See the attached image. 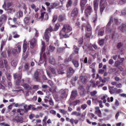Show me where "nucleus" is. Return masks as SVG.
<instances>
[{"instance_id":"nucleus-27","label":"nucleus","mask_w":126,"mask_h":126,"mask_svg":"<svg viewBox=\"0 0 126 126\" xmlns=\"http://www.w3.org/2000/svg\"><path fill=\"white\" fill-rule=\"evenodd\" d=\"M49 63L53 64H55V60L54 58L52 57H50L49 59Z\"/></svg>"},{"instance_id":"nucleus-22","label":"nucleus","mask_w":126,"mask_h":126,"mask_svg":"<svg viewBox=\"0 0 126 126\" xmlns=\"http://www.w3.org/2000/svg\"><path fill=\"white\" fill-rule=\"evenodd\" d=\"M7 17L5 14H3L0 17V22L2 21H4L6 20Z\"/></svg>"},{"instance_id":"nucleus-34","label":"nucleus","mask_w":126,"mask_h":126,"mask_svg":"<svg viewBox=\"0 0 126 126\" xmlns=\"http://www.w3.org/2000/svg\"><path fill=\"white\" fill-rule=\"evenodd\" d=\"M13 34L14 35L13 37L15 38H18L20 36L17 34L16 32H12Z\"/></svg>"},{"instance_id":"nucleus-18","label":"nucleus","mask_w":126,"mask_h":126,"mask_svg":"<svg viewBox=\"0 0 126 126\" xmlns=\"http://www.w3.org/2000/svg\"><path fill=\"white\" fill-rule=\"evenodd\" d=\"M95 112L96 114L99 117H101V113L100 110H99V107H96L95 108Z\"/></svg>"},{"instance_id":"nucleus-51","label":"nucleus","mask_w":126,"mask_h":126,"mask_svg":"<svg viewBox=\"0 0 126 126\" xmlns=\"http://www.w3.org/2000/svg\"><path fill=\"white\" fill-rule=\"evenodd\" d=\"M51 71L52 73H53V74H55L56 75H57V73L56 72V70L55 69L53 68L51 69Z\"/></svg>"},{"instance_id":"nucleus-15","label":"nucleus","mask_w":126,"mask_h":126,"mask_svg":"<svg viewBox=\"0 0 126 126\" xmlns=\"http://www.w3.org/2000/svg\"><path fill=\"white\" fill-rule=\"evenodd\" d=\"M22 75L21 73H15L13 74V77L15 79H20L21 78Z\"/></svg>"},{"instance_id":"nucleus-24","label":"nucleus","mask_w":126,"mask_h":126,"mask_svg":"<svg viewBox=\"0 0 126 126\" xmlns=\"http://www.w3.org/2000/svg\"><path fill=\"white\" fill-rule=\"evenodd\" d=\"M92 76L94 78V73L92 75ZM90 83H91L90 84V86H92L93 87H94V78L91 80L90 81Z\"/></svg>"},{"instance_id":"nucleus-5","label":"nucleus","mask_w":126,"mask_h":126,"mask_svg":"<svg viewBox=\"0 0 126 126\" xmlns=\"http://www.w3.org/2000/svg\"><path fill=\"white\" fill-rule=\"evenodd\" d=\"M78 13V10L77 8H74L72 10L71 16L74 18L76 17Z\"/></svg>"},{"instance_id":"nucleus-41","label":"nucleus","mask_w":126,"mask_h":126,"mask_svg":"<svg viewBox=\"0 0 126 126\" xmlns=\"http://www.w3.org/2000/svg\"><path fill=\"white\" fill-rule=\"evenodd\" d=\"M123 45V43L120 42L118 43L117 47L118 48H120L122 47Z\"/></svg>"},{"instance_id":"nucleus-47","label":"nucleus","mask_w":126,"mask_h":126,"mask_svg":"<svg viewBox=\"0 0 126 126\" xmlns=\"http://www.w3.org/2000/svg\"><path fill=\"white\" fill-rule=\"evenodd\" d=\"M45 13V12H44L42 13L40 16L39 18V19H41V21H42L43 18L44 16Z\"/></svg>"},{"instance_id":"nucleus-6","label":"nucleus","mask_w":126,"mask_h":126,"mask_svg":"<svg viewBox=\"0 0 126 126\" xmlns=\"http://www.w3.org/2000/svg\"><path fill=\"white\" fill-rule=\"evenodd\" d=\"M13 121H16L17 123H22L23 122V119L21 116H16L12 119Z\"/></svg>"},{"instance_id":"nucleus-9","label":"nucleus","mask_w":126,"mask_h":126,"mask_svg":"<svg viewBox=\"0 0 126 126\" xmlns=\"http://www.w3.org/2000/svg\"><path fill=\"white\" fill-rule=\"evenodd\" d=\"M75 72V70L72 67H70L69 68V71L67 74V76L68 77H71Z\"/></svg>"},{"instance_id":"nucleus-17","label":"nucleus","mask_w":126,"mask_h":126,"mask_svg":"<svg viewBox=\"0 0 126 126\" xmlns=\"http://www.w3.org/2000/svg\"><path fill=\"white\" fill-rule=\"evenodd\" d=\"M18 61V60L16 59H13L11 62V65L14 67H16L17 65Z\"/></svg>"},{"instance_id":"nucleus-46","label":"nucleus","mask_w":126,"mask_h":126,"mask_svg":"<svg viewBox=\"0 0 126 126\" xmlns=\"http://www.w3.org/2000/svg\"><path fill=\"white\" fill-rule=\"evenodd\" d=\"M104 33V31H100L98 32V35L99 36H102L103 35Z\"/></svg>"},{"instance_id":"nucleus-37","label":"nucleus","mask_w":126,"mask_h":126,"mask_svg":"<svg viewBox=\"0 0 126 126\" xmlns=\"http://www.w3.org/2000/svg\"><path fill=\"white\" fill-rule=\"evenodd\" d=\"M25 71L29 70L30 67L27 63H26L24 65Z\"/></svg>"},{"instance_id":"nucleus-16","label":"nucleus","mask_w":126,"mask_h":126,"mask_svg":"<svg viewBox=\"0 0 126 126\" xmlns=\"http://www.w3.org/2000/svg\"><path fill=\"white\" fill-rule=\"evenodd\" d=\"M39 72L37 71H36L34 73V78L37 81H39L40 80V79L39 76Z\"/></svg>"},{"instance_id":"nucleus-13","label":"nucleus","mask_w":126,"mask_h":126,"mask_svg":"<svg viewBox=\"0 0 126 126\" xmlns=\"http://www.w3.org/2000/svg\"><path fill=\"white\" fill-rule=\"evenodd\" d=\"M109 92L111 94L114 93H116L117 88H114L113 86H109Z\"/></svg>"},{"instance_id":"nucleus-44","label":"nucleus","mask_w":126,"mask_h":126,"mask_svg":"<svg viewBox=\"0 0 126 126\" xmlns=\"http://www.w3.org/2000/svg\"><path fill=\"white\" fill-rule=\"evenodd\" d=\"M59 111L64 115L66 114L67 111H65L64 110L60 109L59 110Z\"/></svg>"},{"instance_id":"nucleus-11","label":"nucleus","mask_w":126,"mask_h":126,"mask_svg":"<svg viewBox=\"0 0 126 126\" xmlns=\"http://www.w3.org/2000/svg\"><path fill=\"white\" fill-rule=\"evenodd\" d=\"M113 22V18L111 17L110 18V20L109 22L108 23L107 26V30L108 31L110 32H111V30L110 28V25Z\"/></svg>"},{"instance_id":"nucleus-35","label":"nucleus","mask_w":126,"mask_h":126,"mask_svg":"<svg viewBox=\"0 0 126 126\" xmlns=\"http://www.w3.org/2000/svg\"><path fill=\"white\" fill-rule=\"evenodd\" d=\"M7 11H8V12H9L10 13H13L15 11V10L12 8H9L8 9H7Z\"/></svg>"},{"instance_id":"nucleus-48","label":"nucleus","mask_w":126,"mask_h":126,"mask_svg":"<svg viewBox=\"0 0 126 126\" xmlns=\"http://www.w3.org/2000/svg\"><path fill=\"white\" fill-rule=\"evenodd\" d=\"M5 80L6 79L4 76H3L2 77V79H0V82L2 83H3L5 81Z\"/></svg>"},{"instance_id":"nucleus-39","label":"nucleus","mask_w":126,"mask_h":126,"mask_svg":"<svg viewBox=\"0 0 126 126\" xmlns=\"http://www.w3.org/2000/svg\"><path fill=\"white\" fill-rule=\"evenodd\" d=\"M60 26V25L59 24L57 23L56 24L54 28L55 29L54 30L55 31H57L59 29Z\"/></svg>"},{"instance_id":"nucleus-3","label":"nucleus","mask_w":126,"mask_h":126,"mask_svg":"<svg viewBox=\"0 0 126 126\" xmlns=\"http://www.w3.org/2000/svg\"><path fill=\"white\" fill-rule=\"evenodd\" d=\"M100 3V12L101 14L104 9L106 7L107 3L105 0H101Z\"/></svg>"},{"instance_id":"nucleus-21","label":"nucleus","mask_w":126,"mask_h":126,"mask_svg":"<svg viewBox=\"0 0 126 126\" xmlns=\"http://www.w3.org/2000/svg\"><path fill=\"white\" fill-rule=\"evenodd\" d=\"M23 86L24 88L25 89L27 90H29L32 89L31 88L30 85L29 84L24 83L23 85Z\"/></svg>"},{"instance_id":"nucleus-36","label":"nucleus","mask_w":126,"mask_h":126,"mask_svg":"<svg viewBox=\"0 0 126 126\" xmlns=\"http://www.w3.org/2000/svg\"><path fill=\"white\" fill-rule=\"evenodd\" d=\"M120 56L119 55H114L113 56L112 58L114 60H118L120 58Z\"/></svg>"},{"instance_id":"nucleus-63","label":"nucleus","mask_w":126,"mask_h":126,"mask_svg":"<svg viewBox=\"0 0 126 126\" xmlns=\"http://www.w3.org/2000/svg\"><path fill=\"white\" fill-rule=\"evenodd\" d=\"M50 104L51 106H53L54 105V102L52 100L51 98H50L49 101Z\"/></svg>"},{"instance_id":"nucleus-1","label":"nucleus","mask_w":126,"mask_h":126,"mask_svg":"<svg viewBox=\"0 0 126 126\" xmlns=\"http://www.w3.org/2000/svg\"><path fill=\"white\" fill-rule=\"evenodd\" d=\"M46 49L45 46H42L41 49V52L40 54V60H39V63L38 64H42L43 63L44 61L46 59V54L45 53H44Z\"/></svg>"},{"instance_id":"nucleus-12","label":"nucleus","mask_w":126,"mask_h":126,"mask_svg":"<svg viewBox=\"0 0 126 126\" xmlns=\"http://www.w3.org/2000/svg\"><path fill=\"white\" fill-rule=\"evenodd\" d=\"M7 66V62L6 60H4L3 62L2 60H0V68H2L4 66L6 67Z\"/></svg>"},{"instance_id":"nucleus-4","label":"nucleus","mask_w":126,"mask_h":126,"mask_svg":"<svg viewBox=\"0 0 126 126\" xmlns=\"http://www.w3.org/2000/svg\"><path fill=\"white\" fill-rule=\"evenodd\" d=\"M77 91L76 90H73L72 92L70 97L69 99V101L71 102L74 100L78 94Z\"/></svg>"},{"instance_id":"nucleus-30","label":"nucleus","mask_w":126,"mask_h":126,"mask_svg":"<svg viewBox=\"0 0 126 126\" xmlns=\"http://www.w3.org/2000/svg\"><path fill=\"white\" fill-rule=\"evenodd\" d=\"M67 96V94L66 93L65 91L64 90H63V91L61 95V97L62 98H66Z\"/></svg>"},{"instance_id":"nucleus-8","label":"nucleus","mask_w":126,"mask_h":126,"mask_svg":"<svg viewBox=\"0 0 126 126\" xmlns=\"http://www.w3.org/2000/svg\"><path fill=\"white\" fill-rule=\"evenodd\" d=\"M93 11L92 7L90 6H88L85 11V15L86 17H88V14L89 15Z\"/></svg>"},{"instance_id":"nucleus-26","label":"nucleus","mask_w":126,"mask_h":126,"mask_svg":"<svg viewBox=\"0 0 126 126\" xmlns=\"http://www.w3.org/2000/svg\"><path fill=\"white\" fill-rule=\"evenodd\" d=\"M72 62L75 67H77L79 66V63L77 61L73 60H72Z\"/></svg>"},{"instance_id":"nucleus-20","label":"nucleus","mask_w":126,"mask_h":126,"mask_svg":"<svg viewBox=\"0 0 126 126\" xmlns=\"http://www.w3.org/2000/svg\"><path fill=\"white\" fill-rule=\"evenodd\" d=\"M49 33L45 32L43 38L46 40V41L48 42L49 40V37L48 35V34Z\"/></svg>"},{"instance_id":"nucleus-25","label":"nucleus","mask_w":126,"mask_h":126,"mask_svg":"<svg viewBox=\"0 0 126 126\" xmlns=\"http://www.w3.org/2000/svg\"><path fill=\"white\" fill-rule=\"evenodd\" d=\"M70 122L72 124H73L74 123L77 124L79 122V120L77 119L74 120L73 118H72L70 119Z\"/></svg>"},{"instance_id":"nucleus-31","label":"nucleus","mask_w":126,"mask_h":126,"mask_svg":"<svg viewBox=\"0 0 126 126\" xmlns=\"http://www.w3.org/2000/svg\"><path fill=\"white\" fill-rule=\"evenodd\" d=\"M86 0H81L80 2V5L82 7H83L87 2Z\"/></svg>"},{"instance_id":"nucleus-52","label":"nucleus","mask_w":126,"mask_h":126,"mask_svg":"<svg viewBox=\"0 0 126 126\" xmlns=\"http://www.w3.org/2000/svg\"><path fill=\"white\" fill-rule=\"evenodd\" d=\"M24 108L25 110L24 112L25 113H27L28 111V110L27 104L24 105Z\"/></svg>"},{"instance_id":"nucleus-62","label":"nucleus","mask_w":126,"mask_h":126,"mask_svg":"<svg viewBox=\"0 0 126 126\" xmlns=\"http://www.w3.org/2000/svg\"><path fill=\"white\" fill-rule=\"evenodd\" d=\"M80 101L79 100H77L75 101L74 102H73V104L75 105H76L78 103H80Z\"/></svg>"},{"instance_id":"nucleus-60","label":"nucleus","mask_w":126,"mask_h":126,"mask_svg":"<svg viewBox=\"0 0 126 126\" xmlns=\"http://www.w3.org/2000/svg\"><path fill=\"white\" fill-rule=\"evenodd\" d=\"M12 5V4L11 3L8 2L6 4V6L7 9L9 8V7L11 6Z\"/></svg>"},{"instance_id":"nucleus-64","label":"nucleus","mask_w":126,"mask_h":126,"mask_svg":"<svg viewBox=\"0 0 126 126\" xmlns=\"http://www.w3.org/2000/svg\"><path fill=\"white\" fill-rule=\"evenodd\" d=\"M78 78V77H73L72 79V80L73 81H76L77 80Z\"/></svg>"},{"instance_id":"nucleus-42","label":"nucleus","mask_w":126,"mask_h":126,"mask_svg":"<svg viewBox=\"0 0 126 126\" xmlns=\"http://www.w3.org/2000/svg\"><path fill=\"white\" fill-rule=\"evenodd\" d=\"M105 39H101L99 40V43L100 45H103L104 43Z\"/></svg>"},{"instance_id":"nucleus-40","label":"nucleus","mask_w":126,"mask_h":126,"mask_svg":"<svg viewBox=\"0 0 126 126\" xmlns=\"http://www.w3.org/2000/svg\"><path fill=\"white\" fill-rule=\"evenodd\" d=\"M64 50V49L62 48L59 47L57 49V51L59 53L63 52Z\"/></svg>"},{"instance_id":"nucleus-7","label":"nucleus","mask_w":126,"mask_h":126,"mask_svg":"<svg viewBox=\"0 0 126 126\" xmlns=\"http://www.w3.org/2000/svg\"><path fill=\"white\" fill-rule=\"evenodd\" d=\"M21 51V46L18 45L17 47L13 49L12 50V53L13 55L17 54L18 53H19Z\"/></svg>"},{"instance_id":"nucleus-10","label":"nucleus","mask_w":126,"mask_h":126,"mask_svg":"<svg viewBox=\"0 0 126 126\" xmlns=\"http://www.w3.org/2000/svg\"><path fill=\"white\" fill-rule=\"evenodd\" d=\"M37 42V40L35 38H33L31 40L30 43V47L31 48H33L36 46Z\"/></svg>"},{"instance_id":"nucleus-19","label":"nucleus","mask_w":126,"mask_h":126,"mask_svg":"<svg viewBox=\"0 0 126 126\" xmlns=\"http://www.w3.org/2000/svg\"><path fill=\"white\" fill-rule=\"evenodd\" d=\"M120 30L122 32H125L126 30V26L125 24H123L119 28Z\"/></svg>"},{"instance_id":"nucleus-32","label":"nucleus","mask_w":126,"mask_h":126,"mask_svg":"<svg viewBox=\"0 0 126 126\" xmlns=\"http://www.w3.org/2000/svg\"><path fill=\"white\" fill-rule=\"evenodd\" d=\"M16 16H17L19 18L22 17L23 16V12L21 11H19L17 13Z\"/></svg>"},{"instance_id":"nucleus-2","label":"nucleus","mask_w":126,"mask_h":126,"mask_svg":"<svg viewBox=\"0 0 126 126\" xmlns=\"http://www.w3.org/2000/svg\"><path fill=\"white\" fill-rule=\"evenodd\" d=\"M72 30V29L70 26L68 24H64L63 26V27L60 31V34L61 35L63 34V32H64L65 33H67L71 31Z\"/></svg>"},{"instance_id":"nucleus-29","label":"nucleus","mask_w":126,"mask_h":126,"mask_svg":"<svg viewBox=\"0 0 126 126\" xmlns=\"http://www.w3.org/2000/svg\"><path fill=\"white\" fill-rule=\"evenodd\" d=\"M30 17L28 16H27L25 17L24 18V22L26 24L28 23L29 21Z\"/></svg>"},{"instance_id":"nucleus-53","label":"nucleus","mask_w":126,"mask_h":126,"mask_svg":"<svg viewBox=\"0 0 126 126\" xmlns=\"http://www.w3.org/2000/svg\"><path fill=\"white\" fill-rule=\"evenodd\" d=\"M85 93L86 91L85 89H82L81 91L80 92V94L81 95H83Z\"/></svg>"},{"instance_id":"nucleus-38","label":"nucleus","mask_w":126,"mask_h":126,"mask_svg":"<svg viewBox=\"0 0 126 126\" xmlns=\"http://www.w3.org/2000/svg\"><path fill=\"white\" fill-rule=\"evenodd\" d=\"M65 19L64 16L62 15H60L58 18V20L60 21H62L63 20Z\"/></svg>"},{"instance_id":"nucleus-33","label":"nucleus","mask_w":126,"mask_h":126,"mask_svg":"<svg viewBox=\"0 0 126 126\" xmlns=\"http://www.w3.org/2000/svg\"><path fill=\"white\" fill-rule=\"evenodd\" d=\"M57 74H62L65 73V72L63 71L61 69H59L57 70Z\"/></svg>"},{"instance_id":"nucleus-14","label":"nucleus","mask_w":126,"mask_h":126,"mask_svg":"<svg viewBox=\"0 0 126 126\" xmlns=\"http://www.w3.org/2000/svg\"><path fill=\"white\" fill-rule=\"evenodd\" d=\"M80 79L83 83H85L87 81V77L86 76H81L80 77Z\"/></svg>"},{"instance_id":"nucleus-50","label":"nucleus","mask_w":126,"mask_h":126,"mask_svg":"<svg viewBox=\"0 0 126 126\" xmlns=\"http://www.w3.org/2000/svg\"><path fill=\"white\" fill-rule=\"evenodd\" d=\"M49 51L51 52H52L55 50V47L50 46L49 47Z\"/></svg>"},{"instance_id":"nucleus-54","label":"nucleus","mask_w":126,"mask_h":126,"mask_svg":"<svg viewBox=\"0 0 126 126\" xmlns=\"http://www.w3.org/2000/svg\"><path fill=\"white\" fill-rule=\"evenodd\" d=\"M90 68L92 69V71L94 73V63H93L90 66Z\"/></svg>"},{"instance_id":"nucleus-49","label":"nucleus","mask_w":126,"mask_h":126,"mask_svg":"<svg viewBox=\"0 0 126 126\" xmlns=\"http://www.w3.org/2000/svg\"><path fill=\"white\" fill-rule=\"evenodd\" d=\"M23 52H25L26 51L27 49V44L25 43H24L23 44Z\"/></svg>"},{"instance_id":"nucleus-57","label":"nucleus","mask_w":126,"mask_h":126,"mask_svg":"<svg viewBox=\"0 0 126 126\" xmlns=\"http://www.w3.org/2000/svg\"><path fill=\"white\" fill-rule=\"evenodd\" d=\"M91 36V34L90 33L87 32L86 33L85 37L86 38H89Z\"/></svg>"},{"instance_id":"nucleus-45","label":"nucleus","mask_w":126,"mask_h":126,"mask_svg":"<svg viewBox=\"0 0 126 126\" xmlns=\"http://www.w3.org/2000/svg\"><path fill=\"white\" fill-rule=\"evenodd\" d=\"M87 31H91L92 29L91 27L89 24H88L87 25Z\"/></svg>"},{"instance_id":"nucleus-58","label":"nucleus","mask_w":126,"mask_h":126,"mask_svg":"<svg viewBox=\"0 0 126 126\" xmlns=\"http://www.w3.org/2000/svg\"><path fill=\"white\" fill-rule=\"evenodd\" d=\"M126 2V0H120L118 4H123Z\"/></svg>"},{"instance_id":"nucleus-55","label":"nucleus","mask_w":126,"mask_h":126,"mask_svg":"<svg viewBox=\"0 0 126 126\" xmlns=\"http://www.w3.org/2000/svg\"><path fill=\"white\" fill-rule=\"evenodd\" d=\"M58 5L57 3L56 2L54 3L52 7V8H54L57 7L58 6Z\"/></svg>"},{"instance_id":"nucleus-61","label":"nucleus","mask_w":126,"mask_h":126,"mask_svg":"<svg viewBox=\"0 0 126 126\" xmlns=\"http://www.w3.org/2000/svg\"><path fill=\"white\" fill-rule=\"evenodd\" d=\"M50 113L54 115H55L56 114V112L55 110H51L50 111Z\"/></svg>"},{"instance_id":"nucleus-43","label":"nucleus","mask_w":126,"mask_h":126,"mask_svg":"<svg viewBox=\"0 0 126 126\" xmlns=\"http://www.w3.org/2000/svg\"><path fill=\"white\" fill-rule=\"evenodd\" d=\"M98 2V0H95V11H96V9L97 8Z\"/></svg>"},{"instance_id":"nucleus-59","label":"nucleus","mask_w":126,"mask_h":126,"mask_svg":"<svg viewBox=\"0 0 126 126\" xmlns=\"http://www.w3.org/2000/svg\"><path fill=\"white\" fill-rule=\"evenodd\" d=\"M34 116L35 115L34 114L32 113H31L29 115V118L31 119H32Z\"/></svg>"},{"instance_id":"nucleus-23","label":"nucleus","mask_w":126,"mask_h":126,"mask_svg":"<svg viewBox=\"0 0 126 126\" xmlns=\"http://www.w3.org/2000/svg\"><path fill=\"white\" fill-rule=\"evenodd\" d=\"M54 31V30L53 29V27L50 25L48 28L46 29L45 32L49 33L50 32Z\"/></svg>"},{"instance_id":"nucleus-28","label":"nucleus","mask_w":126,"mask_h":126,"mask_svg":"<svg viewBox=\"0 0 126 126\" xmlns=\"http://www.w3.org/2000/svg\"><path fill=\"white\" fill-rule=\"evenodd\" d=\"M72 4V0H68L66 5V6L67 8H69L71 6Z\"/></svg>"},{"instance_id":"nucleus-56","label":"nucleus","mask_w":126,"mask_h":126,"mask_svg":"<svg viewBox=\"0 0 126 126\" xmlns=\"http://www.w3.org/2000/svg\"><path fill=\"white\" fill-rule=\"evenodd\" d=\"M87 105L86 104H84L82 105L81 106V108L83 110H85L87 107Z\"/></svg>"}]
</instances>
